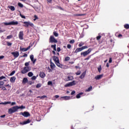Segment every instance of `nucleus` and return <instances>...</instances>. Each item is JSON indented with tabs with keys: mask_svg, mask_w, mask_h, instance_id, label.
<instances>
[{
	"mask_svg": "<svg viewBox=\"0 0 129 129\" xmlns=\"http://www.w3.org/2000/svg\"><path fill=\"white\" fill-rule=\"evenodd\" d=\"M24 108H26V107L22 105L21 106H18V109H24Z\"/></svg>",
	"mask_w": 129,
	"mask_h": 129,
	"instance_id": "cd10ccee",
	"label": "nucleus"
},
{
	"mask_svg": "<svg viewBox=\"0 0 129 129\" xmlns=\"http://www.w3.org/2000/svg\"><path fill=\"white\" fill-rule=\"evenodd\" d=\"M0 88H2V90H7V88L5 87H0Z\"/></svg>",
	"mask_w": 129,
	"mask_h": 129,
	"instance_id": "3c124183",
	"label": "nucleus"
},
{
	"mask_svg": "<svg viewBox=\"0 0 129 129\" xmlns=\"http://www.w3.org/2000/svg\"><path fill=\"white\" fill-rule=\"evenodd\" d=\"M19 38L20 40H24V32L21 31H20L19 34Z\"/></svg>",
	"mask_w": 129,
	"mask_h": 129,
	"instance_id": "1a4fd4ad",
	"label": "nucleus"
},
{
	"mask_svg": "<svg viewBox=\"0 0 129 129\" xmlns=\"http://www.w3.org/2000/svg\"><path fill=\"white\" fill-rule=\"evenodd\" d=\"M42 86V84H38L36 85V88H40V87H41Z\"/></svg>",
	"mask_w": 129,
	"mask_h": 129,
	"instance_id": "72a5a7b5",
	"label": "nucleus"
},
{
	"mask_svg": "<svg viewBox=\"0 0 129 129\" xmlns=\"http://www.w3.org/2000/svg\"><path fill=\"white\" fill-rule=\"evenodd\" d=\"M92 49L91 48H89L87 51H84L83 52H81V55H83L84 57H85V56H87L90 52H91Z\"/></svg>",
	"mask_w": 129,
	"mask_h": 129,
	"instance_id": "423d86ee",
	"label": "nucleus"
},
{
	"mask_svg": "<svg viewBox=\"0 0 129 129\" xmlns=\"http://www.w3.org/2000/svg\"><path fill=\"white\" fill-rule=\"evenodd\" d=\"M21 114H22L23 116L25 117H28V116H30V113L28 112H21Z\"/></svg>",
	"mask_w": 129,
	"mask_h": 129,
	"instance_id": "ddd939ff",
	"label": "nucleus"
},
{
	"mask_svg": "<svg viewBox=\"0 0 129 129\" xmlns=\"http://www.w3.org/2000/svg\"><path fill=\"white\" fill-rule=\"evenodd\" d=\"M31 48V46H29L27 48H20V50L22 51L23 52H26V51H28V50H29V49Z\"/></svg>",
	"mask_w": 129,
	"mask_h": 129,
	"instance_id": "2eb2a0df",
	"label": "nucleus"
},
{
	"mask_svg": "<svg viewBox=\"0 0 129 129\" xmlns=\"http://www.w3.org/2000/svg\"><path fill=\"white\" fill-rule=\"evenodd\" d=\"M3 79H6V77L2 76L0 77V80H3Z\"/></svg>",
	"mask_w": 129,
	"mask_h": 129,
	"instance_id": "8fccbe9b",
	"label": "nucleus"
},
{
	"mask_svg": "<svg viewBox=\"0 0 129 129\" xmlns=\"http://www.w3.org/2000/svg\"><path fill=\"white\" fill-rule=\"evenodd\" d=\"M70 43H71V44H73V43H74V40H71L70 41Z\"/></svg>",
	"mask_w": 129,
	"mask_h": 129,
	"instance_id": "0e129e2a",
	"label": "nucleus"
},
{
	"mask_svg": "<svg viewBox=\"0 0 129 129\" xmlns=\"http://www.w3.org/2000/svg\"><path fill=\"white\" fill-rule=\"evenodd\" d=\"M29 71H31V67H25L21 71V73L22 74H25V73H27V72H29Z\"/></svg>",
	"mask_w": 129,
	"mask_h": 129,
	"instance_id": "20e7f679",
	"label": "nucleus"
},
{
	"mask_svg": "<svg viewBox=\"0 0 129 129\" xmlns=\"http://www.w3.org/2000/svg\"><path fill=\"white\" fill-rule=\"evenodd\" d=\"M6 43L7 44V46H11L13 44V43H12L9 41H7V42H6Z\"/></svg>",
	"mask_w": 129,
	"mask_h": 129,
	"instance_id": "7c9ffc66",
	"label": "nucleus"
},
{
	"mask_svg": "<svg viewBox=\"0 0 129 129\" xmlns=\"http://www.w3.org/2000/svg\"><path fill=\"white\" fill-rule=\"evenodd\" d=\"M83 45H84V42H81V43L79 44V47H82Z\"/></svg>",
	"mask_w": 129,
	"mask_h": 129,
	"instance_id": "2f4dec72",
	"label": "nucleus"
},
{
	"mask_svg": "<svg viewBox=\"0 0 129 129\" xmlns=\"http://www.w3.org/2000/svg\"><path fill=\"white\" fill-rule=\"evenodd\" d=\"M98 71H99V72H100L101 71V66L98 68Z\"/></svg>",
	"mask_w": 129,
	"mask_h": 129,
	"instance_id": "5fc2aeb1",
	"label": "nucleus"
},
{
	"mask_svg": "<svg viewBox=\"0 0 129 129\" xmlns=\"http://www.w3.org/2000/svg\"><path fill=\"white\" fill-rule=\"evenodd\" d=\"M118 38H121V37H122V35H121V34H119V35H118Z\"/></svg>",
	"mask_w": 129,
	"mask_h": 129,
	"instance_id": "338daca9",
	"label": "nucleus"
},
{
	"mask_svg": "<svg viewBox=\"0 0 129 129\" xmlns=\"http://www.w3.org/2000/svg\"><path fill=\"white\" fill-rule=\"evenodd\" d=\"M17 104V103L16 102H13L11 103V106H13V105H16Z\"/></svg>",
	"mask_w": 129,
	"mask_h": 129,
	"instance_id": "de8ad7c7",
	"label": "nucleus"
},
{
	"mask_svg": "<svg viewBox=\"0 0 129 129\" xmlns=\"http://www.w3.org/2000/svg\"><path fill=\"white\" fill-rule=\"evenodd\" d=\"M4 25L5 26H9V25H11V22H8V23H7V22H5L4 23Z\"/></svg>",
	"mask_w": 129,
	"mask_h": 129,
	"instance_id": "473e14b6",
	"label": "nucleus"
},
{
	"mask_svg": "<svg viewBox=\"0 0 129 129\" xmlns=\"http://www.w3.org/2000/svg\"><path fill=\"white\" fill-rule=\"evenodd\" d=\"M20 17H21V18L22 19H26V17L25 16H24V15H22L21 14H20Z\"/></svg>",
	"mask_w": 129,
	"mask_h": 129,
	"instance_id": "49530a36",
	"label": "nucleus"
},
{
	"mask_svg": "<svg viewBox=\"0 0 129 129\" xmlns=\"http://www.w3.org/2000/svg\"><path fill=\"white\" fill-rule=\"evenodd\" d=\"M4 82H3V81L0 82V86H1V85H4Z\"/></svg>",
	"mask_w": 129,
	"mask_h": 129,
	"instance_id": "bf43d9fd",
	"label": "nucleus"
},
{
	"mask_svg": "<svg viewBox=\"0 0 129 129\" xmlns=\"http://www.w3.org/2000/svg\"><path fill=\"white\" fill-rule=\"evenodd\" d=\"M53 60L55 62V63L56 66H57L59 68H62L63 67V65L60 63V61H59V58L56 56H53Z\"/></svg>",
	"mask_w": 129,
	"mask_h": 129,
	"instance_id": "f257e3e1",
	"label": "nucleus"
},
{
	"mask_svg": "<svg viewBox=\"0 0 129 129\" xmlns=\"http://www.w3.org/2000/svg\"><path fill=\"white\" fill-rule=\"evenodd\" d=\"M12 38H13V35H10L8 36L7 37V39H12Z\"/></svg>",
	"mask_w": 129,
	"mask_h": 129,
	"instance_id": "58836bf2",
	"label": "nucleus"
},
{
	"mask_svg": "<svg viewBox=\"0 0 129 129\" xmlns=\"http://www.w3.org/2000/svg\"><path fill=\"white\" fill-rule=\"evenodd\" d=\"M34 19H33V21H36V20L39 19V17H38V16L37 15H34Z\"/></svg>",
	"mask_w": 129,
	"mask_h": 129,
	"instance_id": "c85d7f7f",
	"label": "nucleus"
},
{
	"mask_svg": "<svg viewBox=\"0 0 129 129\" xmlns=\"http://www.w3.org/2000/svg\"><path fill=\"white\" fill-rule=\"evenodd\" d=\"M28 56V54H25L24 55H23V57H27Z\"/></svg>",
	"mask_w": 129,
	"mask_h": 129,
	"instance_id": "774afa93",
	"label": "nucleus"
},
{
	"mask_svg": "<svg viewBox=\"0 0 129 129\" xmlns=\"http://www.w3.org/2000/svg\"><path fill=\"white\" fill-rule=\"evenodd\" d=\"M70 60V57L69 56H67L65 58L64 61H69Z\"/></svg>",
	"mask_w": 129,
	"mask_h": 129,
	"instance_id": "f704fd0d",
	"label": "nucleus"
},
{
	"mask_svg": "<svg viewBox=\"0 0 129 129\" xmlns=\"http://www.w3.org/2000/svg\"><path fill=\"white\" fill-rule=\"evenodd\" d=\"M18 6L20 8H23V7H24V5H23V4H22V3H18Z\"/></svg>",
	"mask_w": 129,
	"mask_h": 129,
	"instance_id": "a19ab883",
	"label": "nucleus"
},
{
	"mask_svg": "<svg viewBox=\"0 0 129 129\" xmlns=\"http://www.w3.org/2000/svg\"><path fill=\"white\" fill-rule=\"evenodd\" d=\"M15 81H16L15 77H12L10 78V82H12V83H15Z\"/></svg>",
	"mask_w": 129,
	"mask_h": 129,
	"instance_id": "aec40b11",
	"label": "nucleus"
},
{
	"mask_svg": "<svg viewBox=\"0 0 129 129\" xmlns=\"http://www.w3.org/2000/svg\"><path fill=\"white\" fill-rule=\"evenodd\" d=\"M92 89V87H89L87 90H86V91H90Z\"/></svg>",
	"mask_w": 129,
	"mask_h": 129,
	"instance_id": "a18cd8bd",
	"label": "nucleus"
},
{
	"mask_svg": "<svg viewBox=\"0 0 129 129\" xmlns=\"http://www.w3.org/2000/svg\"><path fill=\"white\" fill-rule=\"evenodd\" d=\"M25 66H26V67H29L28 66H29V65H30V62H26L25 63Z\"/></svg>",
	"mask_w": 129,
	"mask_h": 129,
	"instance_id": "37998d69",
	"label": "nucleus"
},
{
	"mask_svg": "<svg viewBox=\"0 0 129 129\" xmlns=\"http://www.w3.org/2000/svg\"><path fill=\"white\" fill-rule=\"evenodd\" d=\"M8 8L10 9L11 11H14L15 10V7L14 6H10L8 7Z\"/></svg>",
	"mask_w": 129,
	"mask_h": 129,
	"instance_id": "393cba45",
	"label": "nucleus"
},
{
	"mask_svg": "<svg viewBox=\"0 0 129 129\" xmlns=\"http://www.w3.org/2000/svg\"><path fill=\"white\" fill-rule=\"evenodd\" d=\"M18 109H19V106H16L9 109L8 112L11 114V113H14V112H16V111H17Z\"/></svg>",
	"mask_w": 129,
	"mask_h": 129,
	"instance_id": "f03ea898",
	"label": "nucleus"
},
{
	"mask_svg": "<svg viewBox=\"0 0 129 129\" xmlns=\"http://www.w3.org/2000/svg\"><path fill=\"white\" fill-rule=\"evenodd\" d=\"M47 69L48 72H52V70H51V69H50V67H48L47 68Z\"/></svg>",
	"mask_w": 129,
	"mask_h": 129,
	"instance_id": "79ce46f5",
	"label": "nucleus"
},
{
	"mask_svg": "<svg viewBox=\"0 0 129 129\" xmlns=\"http://www.w3.org/2000/svg\"><path fill=\"white\" fill-rule=\"evenodd\" d=\"M48 85H52V82L51 81H49L47 83Z\"/></svg>",
	"mask_w": 129,
	"mask_h": 129,
	"instance_id": "6e6d98bb",
	"label": "nucleus"
},
{
	"mask_svg": "<svg viewBox=\"0 0 129 129\" xmlns=\"http://www.w3.org/2000/svg\"><path fill=\"white\" fill-rule=\"evenodd\" d=\"M16 73V71H13L10 75V76H13V75H14V74H15Z\"/></svg>",
	"mask_w": 129,
	"mask_h": 129,
	"instance_id": "e433bc0d",
	"label": "nucleus"
},
{
	"mask_svg": "<svg viewBox=\"0 0 129 129\" xmlns=\"http://www.w3.org/2000/svg\"><path fill=\"white\" fill-rule=\"evenodd\" d=\"M32 80H36L37 79V77L34 76L31 78Z\"/></svg>",
	"mask_w": 129,
	"mask_h": 129,
	"instance_id": "ea45409f",
	"label": "nucleus"
},
{
	"mask_svg": "<svg viewBox=\"0 0 129 129\" xmlns=\"http://www.w3.org/2000/svg\"><path fill=\"white\" fill-rule=\"evenodd\" d=\"M51 48H53L54 51H56V44L52 45Z\"/></svg>",
	"mask_w": 129,
	"mask_h": 129,
	"instance_id": "c756f323",
	"label": "nucleus"
},
{
	"mask_svg": "<svg viewBox=\"0 0 129 129\" xmlns=\"http://www.w3.org/2000/svg\"><path fill=\"white\" fill-rule=\"evenodd\" d=\"M77 84V81H73L72 82H71L69 83L66 84L64 85L65 87H70L71 86H74V85H76Z\"/></svg>",
	"mask_w": 129,
	"mask_h": 129,
	"instance_id": "7ed1b4c3",
	"label": "nucleus"
},
{
	"mask_svg": "<svg viewBox=\"0 0 129 129\" xmlns=\"http://www.w3.org/2000/svg\"><path fill=\"white\" fill-rule=\"evenodd\" d=\"M76 75H80V74H81V72H80V71H78L77 73H76Z\"/></svg>",
	"mask_w": 129,
	"mask_h": 129,
	"instance_id": "09e8293b",
	"label": "nucleus"
},
{
	"mask_svg": "<svg viewBox=\"0 0 129 129\" xmlns=\"http://www.w3.org/2000/svg\"><path fill=\"white\" fill-rule=\"evenodd\" d=\"M11 54L13 55V56L15 58H18V57H19V55H20V54L19 53V52L18 51L12 52Z\"/></svg>",
	"mask_w": 129,
	"mask_h": 129,
	"instance_id": "f8f14e48",
	"label": "nucleus"
},
{
	"mask_svg": "<svg viewBox=\"0 0 129 129\" xmlns=\"http://www.w3.org/2000/svg\"><path fill=\"white\" fill-rule=\"evenodd\" d=\"M37 98H40L41 99H44V98H47V96L43 95L42 96H38Z\"/></svg>",
	"mask_w": 129,
	"mask_h": 129,
	"instance_id": "b1692460",
	"label": "nucleus"
},
{
	"mask_svg": "<svg viewBox=\"0 0 129 129\" xmlns=\"http://www.w3.org/2000/svg\"><path fill=\"white\" fill-rule=\"evenodd\" d=\"M112 62V59H111V58H110L109 60V63H111Z\"/></svg>",
	"mask_w": 129,
	"mask_h": 129,
	"instance_id": "680f3d73",
	"label": "nucleus"
},
{
	"mask_svg": "<svg viewBox=\"0 0 129 129\" xmlns=\"http://www.w3.org/2000/svg\"><path fill=\"white\" fill-rule=\"evenodd\" d=\"M47 2L49 3V4H51V3L52 2V0H46Z\"/></svg>",
	"mask_w": 129,
	"mask_h": 129,
	"instance_id": "e2e57ef3",
	"label": "nucleus"
},
{
	"mask_svg": "<svg viewBox=\"0 0 129 129\" xmlns=\"http://www.w3.org/2000/svg\"><path fill=\"white\" fill-rule=\"evenodd\" d=\"M83 94V93H80L78 94L76 96V98H80V97H81V95H82Z\"/></svg>",
	"mask_w": 129,
	"mask_h": 129,
	"instance_id": "a878e982",
	"label": "nucleus"
},
{
	"mask_svg": "<svg viewBox=\"0 0 129 129\" xmlns=\"http://www.w3.org/2000/svg\"><path fill=\"white\" fill-rule=\"evenodd\" d=\"M23 23L24 24V25L23 26L24 27H25L26 28H28V27H29V26H30V27H34V24H33L32 23H31L30 21L24 22H23Z\"/></svg>",
	"mask_w": 129,
	"mask_h": 129,
	"instance_id": "39448f33",
	"label": "nucleus"
},
{
	"mask_svg": "<svg viewBox=\"0 0 129 129\" xmlns=\"http://www.w3.org/2000/svg\"><path fill=\"white\" fill-rule=\"evenodd\" d=\"M85 75H86V72L83 73L82 75L80 76V78H81V79H83V78L85 77Z\"/></svg>",
	"mask_w": 129,
	"mask_h": 129,
	"instance_id": "4be33fe9",
	"label": "nucleus"
},
{
	"mask_svg": "<svg viewBox=\"0 0 129 129\" xmlns=\"http://www.w3.org/2000/svg\"><path fill=\"white\" fill-rule=\"evenodd\" d=\"M0 104H5V105H6V104H7V102H1V103H0Z\"/></svg>",
	"mask_w": 129,
	"mask_h": 129,
	"instance_id": "13d9d810",
	"label": "nucleus"
},
{
	"mask_svg": "<svg viewBox=\"0 0 129 129\" xmlns=\"http://www.w3.org/2000/svg\"><path fill=\"white\" fill-rule=\"evenodd\" d=\"M56 67V66L55 65V64L53 62H52V61H50V68L51 69H54V68H55Z\"/></svg>",
	"mask_w": 129,
	"mask_h": 129,
	"instance_id": "6ab92c4d",
	"label": "nucleus"
},
{
	"mask_svg": "<svg viewBox=\"0 0 129 129\" xmlns=\"http://www.w3.org/2000/svg\"><path fill=\"white\" fill-rule=\"evenodd\" d=\"M0 117H1L2 118H4V117H6V115H1L0 116Z\"/></svg>",
	"mask_w": 129,
	"mask_h": 129,
	"instance_id": "69168bd1",
	"label": "nucleus"
},
{
	"mask_svg": "<svg viewBox=\"0 0 129 129\" xmlns=\"http://www.w3.org/2000/svg\"><path fill=\"white\" fill-rule=\"evenodd\" d=\"M30 120L28 119L27 120L24 121V122H21L20 123V124L24 125V124H27L28 123H30Z\"/></svg>",
	"mask_w": 129,
	"mask_h": 129,
	"instance_id": "dca6fc26",
	"label": "nucleus"
},
{
	"mask_svg": "<svg viewBox=\"0 0 129 129\" xmlns=\"http://www.w3.org/2000/svg\"><path fill=\"white\" fill-rule=\"evenodd\" d=\"M67 48L68 49H71V44H68Z\"/></svg>",
	"mask_w": 129,
	"mask_h": 129,
	"instance_id": "603ef678",
	"label": "nucleus"
},
{
	"mask_svg": "<svg viewBox=\"0 0 129 129\" xmlns=\"http://www.w3.org/2000/svg\"><path fill=\"white\" fill-rule=\"evenodd\" d=\"M57 52H60V51H61V48L60 47H57Z\"/></svg>",
	"mask_w": 129,
	"mask_h": 129,
	"instance_id": "4d7b16f0",
	"label": "nucleus"
},
{
	"mask_svg": "<svg viewBox=\"0 0 129 129\" xmlns=\"http://www.w3.org/2000/svg\"><path fill=\"white\" fill-rule=\"evenodd\" d=\"M30 58L32 62H33V64H35L36 63V61H37L36 59H34V55L32 54L30 56Z\"/></svg>",
	"mask_w": 129,
	"mask_h": 129,
	"instance_id": "9b49d317",
	"label": "nucleus"
},
{
	"mask_svg": "<svg viewBox=\"0 0 129 129\" xmlns=\"http://www.w3.org/2000/svg\"><path fill=\"white\" fill-rule=\"evenodd\" d=\"M74 79V78H73V76H69L68 77H66L64 80L65 81H71Z\"/></svg>",
	"mask_w": 129,
	"mask_h": 129,
	"instance_id": "6e6552de",
	"label": "nucleus"
},
{
	"mask_svg": "<svg viewBox=\"0 0 129 129\" xmlns=\"http://www.w3.org/2000/svg\"><path fill=\"white\" fill-rule=\"evenodd\" d=\"M82 49H83V50H84V49H87V46H84L82 47Z\"/></svg>",
	"mask_w": 129,
	"mask_h": 129,
	"instance_id": "864d4df0",
	"label": "nucleus"
},
{
	"mask_svg": "<svg viewBox=\"0 0 129 129\" xmlns=\"http://www.w3.org/2000/svg\"><path fill=\"white\" fill-rule=\"evenodd\" d=\"M103 75H97L95 77V79H96V80H99V79H101V78L103 77Z\"/></svg>",
	"mask_w": 129,
	"mask_h": 129,
	"instance_id": "a211bd4d",
	"label": "nucleus"
},
{
	"mask_svg": "<svg viewBox=\"0 0 129 129\" xmlns=\"http://www.w3.org/2000/svg\"><path fill=\"white\" fill-rule=\"evenodd\" d=\"M28 82V79L27 78H24L23 80L22 83L26 84Z\"/></svg>",
	"mask_w": 129,
	"mask_h": 129,
	"instance_id": "5701e85b",
	"label": "nucleus"
},
{
	"mask_svg": "<svg viewBox=\"0 0 129 129\" xmlns=\"http://www.w3.org/2000/svg\"><path fill=\"white\" fill-rule=\"evenodd\" d=\"M39 76L41 77V78H44L46 75H45V73L43 72H40L39 74Z\"/></svg>",
	"mask_w": 129,
	"mask_h": 129,
	"instance_id": "412c9836",
	"label": "nucleus"
},
{
	"mask_svg": "<svg viewBox=\"0 0 129 129\" xmlns=\"http://www.w3.org/2000/svg\"><path fill=\"white\" fill-rule=\"evenodd\" d=\"M71 99L70 96H63L60 98V100H69Z\"/></svg>",
	"mask_w": 129,
	"mask_h": 129,
	"instance_id": "9d476101",
	"label": "nucleus"
},
{
	"mask_svg": "<svg viewBox=\"0 0 129 129\" xmlns=\"http://www.w3.org/2000/svg\"><path fill=\"white\" fill-rule=\"evenodd\" d=\"M33 75H34V74H33V73L32 72H30L28 74V76H29V77H32V76H33Z\"/></svg>",
	"mask_w": 129,
	"mask_h": 129,
	"instance_id": "bb28decb",
	"label": "nucleus"
},
{
	"mask_svg": "<svg viewBox=\"0 0 129 129\" xmlns=\"http://www.w3.org/2000/svg\"><path fill=\"white\" fill-rule=\"evenodd\" d=\"M73 94H75V91H73L71 93V95H73Z\"/></svg>",
	"mask_w": 129,
	"mask_h": 129,
	"instance_id": "052dcab7",
	"label": "nucleus"
},
{
	"mask_svg": "<svg viewBox=\"0 0 129 129\" xmlns=\"http://www.w3.org/2000/svg\"><path fill=\"white\" fill-rule=\"evenodd\" d=\"M53 35L55 37H58V33H56V32H53Z\"/></svg>",
	"mask_w": 129,
	"mask_h": 129,
	"instance_id": "4c0bfd02",
	"label": "nucleus"
},
{
	"mask_svg": "<svg viewBox=\"0 0 129 129\" xmlns=\"http://www.w3.org/2000/svg\"><path fill=\"white\" fill-rule=\"evenodd\" d=\"M81 51H83L82 47L77 48L75 51V53H78L79 52H81Z\"/></svg>",
	"mask_w": 129,
	"mask_h": 129,
	"instance_id": "f3484780",
	"label": "nucleus"
},
{
	"mask_svg": "<svg viewBox=\"0 0 129 129\" xmlns=\"http://www.w3.org/2000/svg\"><path fill=\"white\" fill-rule=\"evenodd\" d=\"M125 29H129V25L128 24H125L124 26Z\"/></svg>",
	"mask_w": 129,
	"mask_h": 129,
	"instance_id": "c9c22d12",
	"label": "nucleus"
},
{
	"mask_svg": "<svg viewBox=\"0 0 129 129\" xmlns=\"http://www.w3.org/2000/svg\"><path fill=\"white\" fill-rule=\"evenodd\" d=\"M101 38V36L99 35V36H98L96 37V39H97V40L98 41V40H100V38Z\"/></svg>",
	"mask_w": 129,
	"mask_h": 129,
	"instance_id": "c03bdc74",
	"label": "nucleus"
},
{
	"mask_svg": "<svg viewBox=\"0 0 129 129\" xmlns=\"http://www.w3.org/2000/svg\"><path fill=\"white\" fill-rule=\"evenodd\" d=\"M19 24V22L16 21H13L10 22V25L16 26Z\"/></svg>",
	"mask_w": 129,
	"mask_h": 129,
	"instance_id": "4468645a",
	"label": "nucleus"
},
{
	"mask_svg": "<svg viewBox=\"0 0 129 129\" xmlns=\"http://www.w3.org/2000/svg\"><path fill=\"white\" fill-rule=\"evenodd\" d=\"M57 42H58V41H57V40H56V39H55L54 36H50V37L49 38V42L50 43H57Z\"/></svg>",
	"mask_w": 129,
	"mask_h": 129,
	"instance_id": "0eeeda50",
	"label": "nucleus"
}]
</instances>
